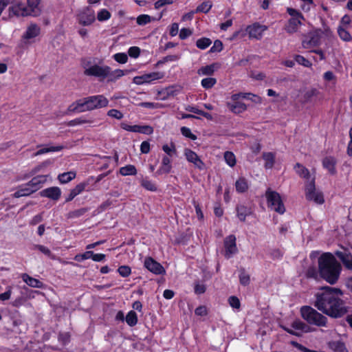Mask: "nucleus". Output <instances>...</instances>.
<instances>
[{
	"label": "nucleus",
	"mask_w": 352,
	"mask_h": 352,
	"mask_svg": "<svg viewBox=\"0 0 352 352\" xmlns=\"http://www.w3.org/2000/svg\"><path fill=\"white\" fill-rule=\"evenodd\" d=\"M76 172L69 171L59 174L58 176V179L59 182L61 184H67L73 180L76 177Z\"/></svg>",
	"instance_id": "7c9ffc66"
},
{
	"label": "nucleus",
	"mask_w": 352,
	"mask_h": 352,
	"mask_svg": "<svg viewBox=\"0 0 352 352\" xmlns=\"http://www.w3.org/2000/svg\"><path fill=\"white\" fill-rule=\"evenodd\" d=\"M216 83L217 80L214 78H206L201 81V86L206 89L212 88Z\"/></svg>",
	"instance_id": "8fccbe9b"
},
{
	"label": "nucleus",
	"mask_w": 352,
	"mask_h": 352,
	"mask_svg": "<svg viewBox=\"0 0 352 352\" xmlns=\"http://www.w3.org/2000/svg\"><path fill=\"white\" fill-rule=\"evenodd\" d=\"M265 197L266 198L267 207L270 210L280 214L285 213V207L281 196L278 192L268 188L265 191Z\"/></svg>",
	"instance_id": "423d86ee"
},
{
	"label": "nucleus",
	"mask_w": 352,
	"mask_h": 352,
	"mask_svg": "<svg viewBox=\"0 0 352 352\" xmlns=\"http://www.w3.org/2000/svg\"><path fill=\"white\" fill-rule=\"evenodd\" d=\"M92 255V251H87L82 254H76L74 256V260L77 262H82L85 260L91 258Z\"/></svg>",
	"instance_id": "052dcab7"
},
{
	"label": "nucleus",
	"mask_w": 352,
	"mask_h": 352,
	"mask_svg": "<svg viewBox=\"0 0 352 352\" xmlns=\"http://www.w3.org/2000/svg\"><path fill=\"white\" fill-rule=\"evenodd\" d=\"M21 278L30 287L39 289H42L44 287V284L43 282H41L38 279L34 278L29 276L26 273L22 274Z\"/></svg>",
	"instance_id": "4be33fe9"
},
{
	"label": "nucleus",
	"mask_w": 352,
	"mask_h": 352,
	"mask_svg": "<svg viewBox=\"0 0 352 352\" xmlns=\"http://www.w3.org/2000/svg\"><path fill=\"white\" fill-rule=\"evenodd\" d=\"M287 13L291 16L285 25L284 29L288 34L296 33L298 28L302 25V21L305 20L303 14L298 10L293 8H287Z\"/></svg>",
	"instance_id": "0eeeda50"
},
{
	"label": "nucleus",
	"mask_w": 352,
	"mask_h": 352,
	"mask_svg": "<svg viewBox=\"0 0 352 352\" xmlns=\"http://www.w3.org/2000/svg\"><path fill=\"white\" fill-rule=\"evenodd\" d=\"M263 158L265 161V167L266 168H271L273 167L275 162V155L272 152L264 153Z\"/></svg>",
	"instance_id": "f704fd0d"
},
{
	"label": "nucleus",
	"mask_w": 352,
	"mask_h": 352,
	"mask_svg": "<svg viewBox=\"0 0 352 352\" xmlns=\"http://www.w3.org/2000/svg\"><path fill=\"white\" fill-rule=\"evenodd\" d=\"M46 181L47 175H41L34 177L26 184L27 186H29L32 190H34V192H35L43 187V185L46 182Z\"/></svg>",
	"instance_id": "aec40b11"
},
{
	"label": "nucleus",
	"mask_w": 352,
	"mask_h": 352,
	"mask_svg": "<svg viewBox=\"0 0 352 352\" xmlns=\"http://www.w3.org/2000/svg\"><path fill=\"white\" fill-rule=\"evenodd\" d=\"M321 37L318 33H310L302 41L304 47H316L320 44Z\"/></svg>",
	"instance_id": "412c9836"
},
{
	"label": "nucleus",
	"mask_w": 352,
	"mask_h": 352,
	"mask_svg": "<svg viewBox=\"0 0 352 352\" xmlns=\"http://www.w3.org/2000/svg\"><path fill=\"white\" fill-rule=\"evenodd\" d=\"M211 43L212 41L209 38L202 37L197 41L196 46L200 50H206Z\"/></svg>",
	"instance_id": "37998d69"
},
{
	"label": "nucleus",
	"mask_w": 352,
	"mask_h": 352,
	"mask_svg": "<svg viewBox=\"0 0 352 352\" xmlns=\"http://www.w3.org/2000/svg\"><path fill=\"white\" fill-rule=\"evenodd\" d=\"M322 167L326 169L331 175L337 173L336 164L337 160L333 156H326L322 161Z\"/></svg>",
	"instance_id": "f3484780"
},
{
	"label": "nucleus",
	"mask_w": 352,
	"mask_h": 352,
	"mask_svg": "<svg viewBox=\"0 0 352 352\" xmlns=\"http://www.w3.org/2000/svg\"><path fill=\"white\" fill-rule=\"evenodd\" d=\"M108 104L109 100L106 97L103 95H96L77 100L69 106L67 111L82 113L106 107Z\"/></svg>",
	"instance_id": "7ed1b4c3"
},
{
	"label": "nucleus",
	"mask_w": 352,
	"mask_h": 352,
	"mask_svg": "<svg viewBox=\"0 0 352 352\" xmlns=\"http://www.w3.org/2000/svg\"><path fill=\"white\" fill-rule=\"evenodd\" d=\"M94 179L93 177H91L88 178L86 181L81 182L78 184H77L75 188H72V190L74 192V194L75 193L76 195H78L79 194L82 193L83 191H89L91 190V188H87V186L89 185L90 181Z\"/></svg>",
	"instance_id": "c756f323"
},
{
	"label": "nucleus",
	"mask_w": 352,
	"mask_h": 352,
	"mask_svg": "<svg viewBox=\"0 0 352 352\" xmlns=\"http://www.w3.org/2000/svg\"><path fill=\"white\" fill-rule=\"evenodd\" d=\"M320 274V272L318 265V267L315 265H310L306 270L305 276L308 279H314L318 281L321 280V275Z\"/></svg>",
	"instance_id": "5701e85b"
},
{
	"label": "nucleus",
	"mask_w": 352,
	"mask_h": 352,
	"mask_svg": "<svg viewBox=\"0 0 352 352\" xmlns=\"http://www.w3.org/2000/svg\"><path fill=\"white\" fill-rule=\"evenodd\" d=\"M107 115L110 117L114 118L118 120H121L123 118L122 113L120 111L116 109H110L107 112Z\"/></svg>",
	"instance_id": "338daca9"
},
{
	"label": "nucleus",
	"mask_w": 352,
	"mask_h": 352,
	"mask_svg": "<svg viewBox=\"0 0 352 352\" xmlns=\"http://www.w3.org/2000/svg\"><path fill=\"white\" fill-rule=\"evenodd\" d=\"M124 74V72L120 69H117L113 72L111 71V74L109 76H111L112 78H111L109 80L115 81L116 80L123 76Z\"/></svg>",
	"instance_id": "680f3d73"
},
{
	"label": "nucleus",
	"mask_w": 352,
	"mask_h": 352,
	"mask_svg": "<svg viewBox=\"0 0 352 352\" xmlns=\"http://www.w3.org/2000/svg\"><path fill=\"white\" fill-rule=\"evenodd\" d=\"M63 148H64V146L62 145L45 147V148H40L39 150H38L34 153V155L35 156L41 155H43V154H45V153H50V152H58V151H62Z\"/></svg>",
	"instance_id": "473e14b6"
},
{
	"label": "nucleus",
	"mask_w": 352,
	"mask_h": 352,
	"mask_svg": "<svg viewBox=\"0 0 352 352\" xmlns=\"http://www.w3.org/2000/svg\"><path fill=\"white\" fill-rule=\"evenodd\" d=\"M305 194L306 199L308 201H312L320 205L324 203L322 192L316 190L314 177L310 181L305 182Z\"/></svg>",
	"instance_id": "6e6552de"
},
{
	"label": "nucleus",
	"mask_w": 352,
	"mask_h": 352,
	"mask_svg": "<svg viewBox=\"0 0 352 352\" xmlns=\"http://www.w3.org/2000/svg\"><path fill=\"white\" fill-rule=\"evenodd\" d=\"M144 266L151 272L156 275H162L166 273L164 267L153 258L148 256L144 260Z\"/></svg>",
	"instance_id": "ddd939ff"
},
{
	"label": "nucleus",
	"mask_w": 352,
	"mask_h": 352,
	"mask_svg": "<svg viewBox=\"0 0 352 352\" xmlns=\"http://www.w3.org/2000/svg\"><path fill=\"white\" fill-rule=\"evenodd\" d=\"M118 272L123 278H127L131 274V268L129 265H121L118 268Z\"/></svg>",
	"instance_id": "3c124183"
},
{
	"label": "nucleus",
	"mask_w": 352,
	"mask_h": 352,
	"mask_svg": "<svg viewBox=\"0 0 352 352\" xmlns=\"http://www.w3.org/2000/svg\"><path fill=\"white\" fill-rule=\"evenodd\" d=\"M338 257L347 270H352V254L347 250H337L333 254L324 252L318 258L321 280L333 285L338 283L342 272V265L336 259Z\"/></svg>",
	"instance_id": "f257e3e1"
},
{
	"label": "nucleus",
	"mask_w": 352,
	"mask_h": 352,
	"mask_svg": "<svg viewBox=\"0 0 352 352\" xmlns=\"http://www.w3.org/2000/svg\"><path fill=\"white\" fill-rule=\"evenodd\" d=\"M162 150L166 153V156H168L169 157H172L177 155L176 146L173 142H171L170 145L164 144L162 146Z\"/></svg>",
	"instance_id": "a19ab883"
},
{
	"label": "nucleus",
	"mask_w": 352,
	"mask_h": 352,
	"mask_svg": "<svg viewBox=\"0 0 352 352\" xmlns=\"http://www.w3.org/2000/svg\"><path fill=\"white\" fill-rule=\"evenodd\" d=\"M224 159L226 162L230 166L233 167L236 164V157L231 151H226L224 153Z\"/></svg>",
	"instance_id": "de8ad7c7"
},
{
	"label": "nucleus",
	"mask_w": 352,
	"mask_h": 352,
	"mask_svg": "<svg viewBox=\"0 0 352 352\" xmlns=\"http://www.w3.org/2000/svg\"><path fill=\"white\" fill-rule=\"evenodd\" d=\"M319 91L316 88H311L306 91L301 98V102L306 104L312 101L313 98L318 95Z\"/></svg>",
	"instance_id": "c85d7f7f"
},
{
	"label": "nucleus",
	"mask_w": 352,
	"mask_h": 352,
	"mask_svg": "<svg viewBox=\"0 0 352 352\" xmlns=\"http://www.w3.org/2000/svg\"><path fill=\"white\" fill-rule=\"evenodd\" d=\"M296 173L302 178L306 179V182L311 179L310 173L308 168L304 166L300 163H296L294 167Z\"/></svg>",
	"instance_id": "a878e982"
},
{
	"label": "nucleus",
	"mask_w": 352,
	"mask_h": 352,
	"mask_svg": "<svg viewBox=\"0 0 352 352\" xmlns=\"http://www.w3.org/2000/svg\"><path fill=\"white\" fill-rule=\"evenodd\" d=\"M236 217L241 222H245L246 217L253 214V209L250 206L244 204H238L236 206Z\"/></svg>",
	"instance_id": "a211bd4d"
},
{
	"label": "nucleus",
	"mask_w": 352,
	"mask_h": 352,
	"mask_svg": "<svg viewBox=\"0 0 352 352\" xmlns=\"http://www.w3.org/2000/svg\"><path fill=\"white\" fill-rule=\"evenodd\" d=\"M302 318L309 324L317 327H327V318L310 306H303L300 309Z\"/></svg>",
	"instance_id": "39448f33"
},
{
	"label": "nucleus",
	"mask_w": 352,
	"mask_h": 352,
	"mask_svg": "<svg viewBox=\"0 0 352 352\" xmlns=\"http://www.w3.org/2000/svg\"><path fill=\"white\" fill-rule=\"evenodd\" d=\"M111 13L107 9L100 10L97 14V19L99 21H104L111 18Z\"/></svg>",
	"instance_id": "603ef678"
},
{
	"label": "nucleus",
	"mask_w": 352,
	"mask_h": 352,
	"mask_svg": "<svg viewBox=\"0 0 352 352\" xmlns=\"http://www.w3.org/2000/svg\"><path fill=\"white\" fill-rule=\"evenodd\" d=\"M250 94H245L243 92L233 94L231 96L232 102H227L226 107L232 113L234 114H240L247 110L248 106L244 102L239 100L242 98H248Z\"/></svg>",
	"instance_id": "1a4fd4ad"
},
{
	"label": "nucleus",
	"mask_w": 352,
	"mask_h": 352,
	"mask_svg": "<svg viewBox=\"0 0 352 352\" xmlns=\"http://www.w3.org/2000/svg\"><path fill=\"white\" fill-rule=\"evenodd\" d=\"M216 68L217 64L212 63L206 66L201 67L198 69L197 73L199 75L211 76L214 74Z\"/></svg>",
	"instance_id": "2f4dec72"
},
{
	"label": "nucleus",
	"mask_w": 352,
	"mask_h": 352,
	"mask_svg": "<svg viewBox=\"0 0 352 352\" xmlns=\"http://www.w3.org/2000/svg\"><path fill=\"white\" fill-rule=\"evenodd\" d=\"M228 303L234 309H239L241 308V302L238 297L231 296L228 298Z\"/></svg>",
	"instance_id": "13d9d810"
},
{
	"label": "nucleus",
	"mask_w": 352,
	"mask_h": 352,
	"mask_svg": "<svg viewBox=\"0 0 352 352\" xmlns=\"http://www.w3.org/2000/svg\"><path fill=\"white\" fill-rule=\"evenodd\" d=\"M128 54L130 57L136 58L140 54V49L139 47H130L128 50Z\"/></svg>",
	"instance_id": "e2e57ef3"
},
{
	"label": "nucleus",
	"mask_w": 352,
	"mask_h": 352,
	"mask_svg": "<svg viewBox=\"0 0 352 352\" xmlns=\"http://www.w3.org/2000/svg\"><path fill=\"white\" fill-rule=\"evenodd\" d=\"M97 58H85L81 60L82 67L84 68V74L87 76H93L101 80L109 77L111 74V67L108 65H100L102 60H98V64L95 63Z\"/></svg>",
	"instance_id": "20e7f679"
},
{
	"label": "nucleus",
	"mask_w": 352,
	"mask_h": 352,
	"mask_svg": "<svg viewBox=\"0 0 352 352\" xmlns=\"http://www.w3.org/2000/svg\"><path fill=\"white\" fill-rule=\"evenodd\" d=\"M140 184L144 189L151 192H155L157 190L156 184L148 177L142 179Z\"/></svg>",
	"instance_id": "72a5a7b5"
},
{
	"label": "nucleus",
	"mask_w": 352,
	"mask_h": 352,
	"mask_svg": "<svg viewBox=\"0 0 352 352\" xmlns=\"http://www.w3.org/2000/svg\"><path fill=\"white\" fill-rule=\"evenodd\" d=\"M125 320L127 324L130 327H134L137 324L138 319L137 314L135 311L131 310L128 312L127 315L125 317Z\"/></svg>",
	"instance_id": "4c0bfd02"
},
{
	"label": "nucleus",
	"mask_w": 352,
	"mask_h": 352,
	"mask_svg": "<svg viewBox=\"0 0 352 352\" xmlns=\"http://www.w3.org/2000/svg\"><path fill=\"white\" fill-rule=\"evenodd\" d=\"M113 57L116 62L120 64H124L128 60L127 54L123 52L116 53L113 55Z\"/></svg>",
	"instance_id": "5fc2aeb1"
},
{
	"label": "nucleus",
	"mask_w": 352,
	"mask_h": 352,
	"mask_svg": "<svg viewBox=\"0 0 352 352\" xmlns=\"http://www.w3.org/2000/svg\"><path fill=\"white\" fill-rule=\"evenodd\" d=\"M184 155L189 162L192 163L200 170L204 168V163L195 151L190 148H186L184 150Z\"/></svg>",
	"instance_id": "dca6fc26"
},
{
	"label": "nucleus",
	"mask_w": 352,
	"mask_h": 352,
	"mask_svg": "<svg viewBox=\"0 0 352 352\" xmlns=\"http://www.w3.org/2000/svg\"><path fill=\"white\" fill-rule=\"evenodd\" d=\"M41 0H27L29 7L32 8L34 15H40L41 14V8L40 7Z\"/></svg>",
	"instance_id": "ea45409f"
},
{
	"label": "nucleus",
	"mask_w": 352,
	"mask_h": 352,
	"mask_svg": "<svg viewBox=\"0 0 352 352\" xmlns=\"http://www.w3.org/2000/svg\"><path fill=\"white\" fill-rule=\"evenodd\" d=\"M236 191L238 193H244L249 188L248 179L244 177H240L235 182Z\"/></svg>",
	"instance_id": "cd10ccee"
},
{
	"label": "nucleus",
	"mask_w": 352,
	"mask_h": 352,
	"mask_svg": "<svg viewBox=\"0 0 352 352\" xmlns=\"http://www.w3.org/2000/svg\"><path fill=\"white\" fill-rule=\"evenodd\" d=\"M267 29L264 25H261L258 22H255L252 25H247V30L250 39L261 40L263 37V32Z\"/></svg>",
	"instance_id": "f8f14e48"
},
{
	"label": "nucleus",
	"mask_w": 352,
	"mask_h": 352,
	"mask_svg": "<svg viewBox=\"0 0 352 352\" xmlns=\"http://www.w3.org/2000/svg\"><path fill=\"white\" fill-rule=\"evenodd\" d=\"M212 7V3L211 1H204L197 7L195 12H202L206 14L211 10Z\"/></svg>",
	"instance_id": "79ce46f5"
},
{
	"label": "nucleus",
	"mask_w": 352,
	"mask_h": 352,
	"mask_svg": "<svg viewBox=\"0 0 352 352\" xmlns=\"http://www.w3.org/2000/svg\"><path fill=\"white\" fill-rule=\"evenodd\" d=\"M9 16H38V15H34L32 11V8L25 6L22 3H16L13 5L9 8Z\"/></svg>",
	"instance_id": "9d476101"
},
{
	"label": "nucleus",
	"mask_w": 352,
	"mask_h": 352,
	"mask_svg": "<svg viewBox=\"0 0 352 352\" xmlns=\"http://www.w3.org/2000/svg\"><path fill=\"white\" fill-rule=\"evenodd\" d=\"M34 193V190L27 186V184H22L19 186L17 190L12 195L14 198H19L21 197H28Z\"/></svg>",
	"instance_id": "bb28decb"
},
{
	"label": "nucleus",
	"mask_w": 352,
	"mask_h": 352,
	"mask_svg": "<svg viewBox=\"0 0 352 352\" xmlns=\"http://www.w3.org/2000/svg\"><path fill=\"white\" fill-rule=\"evenodd\" d=\"M193 206L195 209L197 217L199 221H202L204 219V213L201 210V208L199 203H197L195 200L192 201Z\"/></svg>",
	"instance_id": "0e129e2a"
},
{
	"label": "nucleus",
	"mask_w": 352,
	"mask_h": 352,
	"mask_svg": "<svg viewBox=\"0 0 352 352\" xmlns=\"http://www.w3.org/2000/svg\"><path fill=\"white\" fill-rule=\"evenodd\" d=\"M223 50V43L220 40H216L214 42L213 46L210 48V52H220Z\"/></svg>",
	"instance_id": "774afa93"
},
{
	"label": "nucleus",
	"mask_w": 352,
	"mask_h": 352,
	"mask_svg": "<svg viewBox=\"0 0 352 352\" xmlns=\"http://www.w3.org/2000/svg\"><path fill=\"white\" fill-rule=\"evenodd\" d=\"M87 212V209L85 208H82L80 209H77L73 211H70L67 214L68 219H75L78 218L82 215H84Z\"/></svg>",
	"instance_id": "49530a36"
},
{
	"label": "nucleus",
	"mask_w": 352,
	"mask_h": 352,
	"mask_svg": "<svg viewBox=\"0 0 352 352\" xmlns=\"http://www.w3.org/2000/svg\"><path fill=\"white\" fill-rule=\"evenodd\" d=\"M146 82L148 83L155 80H159L163 78L164 75L162 73L159 72H154L149 74H145Z\"/></svg>",
	"instance_id": "09e8293b"
},
{
	"label": "nucleus",
	"mask_w": 352,
	"mask_h": 352,
	"mask_svg": "<svg viewBox=\"0 0 352 352\" xmlns=\"http://www.w3.org/2000/svg\"><path fill=\"white\" fill-rule=\"evenodd\" d=\"M40 27L35 23H32L28 27L23 35V38L25 39H31L38 36L40 34Z\"/></svg>",
	"instance_id": "b1692460"
},
{
	"label": "nucleus",
	"mask_w": 352,
	"mask_h": 352,
	"mask_svg": "<svg viewBox=\"0 0 352 352\" xmlns=\"http://www.w3.org/2000/svg\"><path fill=\"white\" fill-rule=\"evenodd\" d=\"M151 21V16L148 14H140L137 17L136 22L139 25H144Z\"/></svg>",
	"instance_id": "864d4df0"
},
{
	"label": "nucleus",
	"mask_w": 352,
	"mask_h": 352,
	"mask_svg": "<svg viewBox=\"0 0 352 352\" xmlns=\"http://www.w3.org/2000/svg\"><path fill=\"white\" fill-rule=\"evenodd\" d=\"M292 327L296 330H299L304 333L309 332L310 327L300 320H295L292 324Z\"/></svg>",
	"instance_id": "e433bc0d"
},
{
	"label": "nucleus",
	"mask_w": 352,
	"mask_h": 352,
	"mask_svg": "<svg viewBox=\"0 0 352 352\" xmlns=\"http://www.w3.org/2000/svg\"><path fill=\"white\" fill-rule=\"evenodd\" d=\"M328 347L333 352H349L344 342L340 340L329 342Z\"/></svg>",
	"instance_id": "393cba45"
},
{
	"label": "nucleus",
	"mask_w": 352,
	"mask_h": 352,
	"mask_svg": "<svg viewBox=\"0 0 352 352\" xmlns=\"http://www.w3.org/2000/svg\"><path fill=\"white\" fill-rule=\"evenodd\" d=\"M239 282L240 284L243 286H247L250 283V275L246 272L245 268L241 267L239 270Z\"/></svg>",
	"instance_id": "58836bf2"
},
{
	"label": "nucleus",
	"mask_w": 352,
	"mask_h": 352,
	"mask_svg": "<svg viewBox=\"0 0 352 352\" xmlns=\"http://www.w3.org/2000/svg\"><path fill=\"white\" fill-rule=\"evenodd\" d=\"M236 241V237L233 234H230L225 239L224 247L226 250L225 256L226 258H230L238 252Z\"/></svg>",
	"instance_id": "4468645a"
},
{
	"label": "nucleus",
	"mask_w": 352,
	"mask_h": 352,
	"mask_svg": "<svg viewBox=\"0 0 352 352\" xmlns=\"http://www.w3.org/2000/svg\"><path fill=\"white\" fill-rule=\"evenodd\" d=\"M181 133L184 137L188 138L192 140H195L197 138V135L193 134L191 130L186 126H182L181 128Z\"/></svg>",
	"instance_id": "bf43d9fd"
},
{
	"label": "nucleus",
	"mask_w": 352,
	"mask_h": 352,
	"mask_svg": "<svg viewBox=\"0 0 352 352\" xmlns=\"http://www.w3.org/2000/svg\"><path fill=\"white\" fill-rule=\"evenodd\" d=\"M172 164L170 157L166 155H164L162 159V162L160 168L154 173L153 176L157 177L164 174H168L172 170Z\"/></svg>",
	"instance_id": "2eb2a0df"
},
{
	"label": "nucleus",
	"mask_w": 352,
	"mask_h": 352,
	"mask_svg": "<svg viewBox=\"0 0 352 352\" xmlns=\"http://www.w3.org/2000/svg\"><path fill=\"white\" fill-rule=\"evenodd\" d=\"M34 249L39 250L41 252L44 254L45 255L47 256L48 257H52V254L51 250L45 245H35Z\"/></svg>",
	"instance_id": "69168bd1"
},
{
	"label": "nucleus",
	"mask_w": 352,
	"mask_h": 352,
	"mask_svg": "<svg viewBox=\"0 0 352 352\" xmlns=\"http://www.w3.org/2000/svg\"><path fill=\"white\" fill-rule=\"evenodd\" d=\"M294 61L305 67H311L312 63L303 56L296 54L294 56Z\"/></svg>",
	"instance_id": "a18cd8bd"
},
{
	"label": "nucleus",
	"mask_w": 352,
	"mask_h": 352,
	"mask_svg": "<svg viewBox=\"0 0 352 352\" xmlns=\"http://www.w3.org/2000/svg\"><path fill=\"white\" fill-rule=\"evenodd\" d=\"M206 286L204 283H200L199 281L196 282L194 285V292L197 295H201L206 292Z\"/></svg>",
	"instance_id": "4d7b16f0"
},
{
	"label": "nucleus",
	"mask_w": 352,
	"mask_h": 352,
	"mask_svg": "<svg viewBox=\"0 0 352 352\" xmlns=\"http://www.w3.org/2000/svg\"><path fill=\"white\" fill-rule=\"evenodd\" d=\"M338 33L340 38L344 41H350L352 39V37L349 32L346 31L344 28H339L338 30Z\"/></svg>",
	"instance_id": "6e6d98bb"
},
{
	"label": "nucleus",
	"mask_w": 352,
	"mask_h": 352,
	"mask_svg": "<svg viewBox=\"0 0 352 352\" xmlns=\"http://www.w3.org/2000/svg\"><path fill=\"white\" fill-rule=\"evenodd\" d=\"M341 289L331 286H324L320 292L315 295L314 306L322 314L332 318H340L349 311L346 302L342 298Z\"/></svg>",
	"instance_id": "f03ea898"
},
{
	"label": "nucleus",
	"mask_w": 352,
	"mask_h": 352,
	"mask_svg": "<svg viewBox=\"0 0 352 352\" xmlns=\"http://www.w3.org/2000/svg\"><path fill=\"white\" fill-rule=\"evenodd\" d=\"M92 120H87L84 116H81L80 118H75L68 122L67 126H74L76 125H80L86 123H91Z\"/></svg>",
	"instance_id": "c03bdc74"
},
{
	"label": "nucleus",
	"mask_w": 352,
	"mask_h": 352,
	"mask_svg": "<svg viewBox=\"0 0 352 352\" xmlns=\"http://www.w3.org/2000/svg\"><path fill=\"white\" fill-rule=\"evenodd\" d=\"M77 20L83 26L90 25L96 20L94 11L88 7L85 8L78 14Z\"/></svg>",
	"instance_id": "9b49d317"
},
{
	"label": "nucleus",
	"mask_w": 352,
	"mask_h": 352,
	"mask_svg": "<svg viewBox=\"0 0 352 352\" xmlns=\"http://www.w3.org/2000/svg\"><path fill=\"white\" fill-rule=\"evenodd\" d=\"M40 195L43 197H47L57 201L61 196V190L60 188L56 186L50 187L41 191Z\"/></svg>",
	"instance_id": "6ab92c4d"
},
{
	"label": "nucleus",
	"mask_w": 352,
	"mask_h": 352,
	"mask_svg": "<svg viewBox=\"0 0 352 352\" xmlns=\"http://www.w3.org/2000/svg\"><path fill=\"white\" fill-rule=\"evenodd\" d=\"M120 173L123 176L135 175L137 169L134 165L129 164L120 168Z\"/></svg>",
	"instance_id": "c9c22d12"
}]
</instances>
